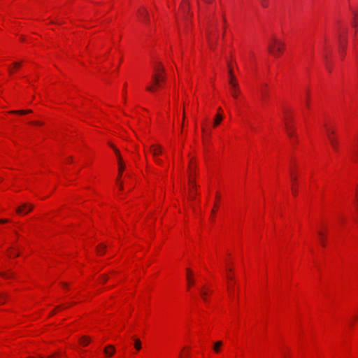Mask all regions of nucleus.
<instances>
[{
    "mask_svg": "<svg viewBox=\"0 0 358 358\" xmlns=\"http://www.w3.org/2000/svg\"><path fill=\"white\" fill-rule=\"evenodd\" d=\"M284 45L283 42L273 36L268 44V50L272 55L278 57L282 52Z\"/></svg>",
    "mask_w": 358,
    "mask_h": 358,
    "instance_id": "obj_1",
    "label": "nucleus"
},
{
    "mask_svg": "<svg viewBox=\"0 0 358 358\" xmlns=\"http://www.w3.org/2000/svg\"><path fill=\"white\" fill-rule=\"evenodd\" d=\"M335 132L334 131L327 130L328 139L330 142L333 149L336 151L338 149V142L337 139L334 136Z\"/></svg>",
    "mask_w": 358,
    "mask_h": 358,
    "instance_id": "obj_2",
    "label": "nucleus"
},
{
    "mask_svg": "<svg viewBox=\"0 0 358 358\" xmlns=\"http://www.w3.org/2000/svg\"><path fill=\"white\" fill-rule=\"evenodd\" d=\"M111 148H113L115 150V152L118 158V164H119V176L117 178V180H119L120 177L122 175V172L123 171L124 169V165L123 164L122 157L120 156V152L117 149H116L113 145H110Z\"/></svg>",
    "mask_w": 358,
    "mask_h": 358,
    "instance_id": "obj_3",
    "label": "nucleus"
},
{
    "mask_svg": "<svg viewBox=\"0 0 358 358\" xmlns=\"http://www.w3.org/2000/svg\"><path fill=\"white\" fill-rule=\"evenodd\" d=\"M228 66H229V84L230 85V86L232 88H237V83L238 82L236 80L235 76L234 75L232 68L231 67L229 64H228Z\"/></svg>",
    "mask_w": 358,
    "mask_h": 358,
    "instance_id": "obj_4",
    "label": "nucleus"
},
{
    "mask_svg": "<svg viewBox=\"0 0 358 358\" xmlns=\"http://www.w3.org/2000/svg\"><path fill=\"white\" fill-rule=\"evenodd\" d=\"M226 278L229 280V287L233 288L232 281L234 278V270L231 267H226Z\"/></svg>",
    "mask_w": 358,
    "mask_h": 358,
    "instance_id": "obj_5",
    "label": "nucleus"
},
{
    "mask_svg": "<svg viewBox=\"0 0 358 358\" xmlns=\"http://www.w3.org/2000/svg\"><path fill=\"white\" fill-rule=\"evenodd\" d=\"M34 206L31 204L23 203L19 208H17L16 211L17 213L27 214L32 210Z\"/></svg>",
    "mask_w": 358,
    "mask_h": 358,
    "instance_id": "obj_6",
    "label": "nucleus"
},
{
    "mask_svg": "<svg viewBox=\"0 0 358 358\" xmlns=\"http://www.w3.org/2000/svg\"><path fill=\"white\" fill-rule=\"evenodd\" d=\"M165 80V77L163 75V73H154L152 76V83L154 84H159L161 82H163Z\"/></svg>",
    "mask_w": 358,
    "mask_h": 358,
    "instance_id": "obj_7",
    "label": "nucleus"
},
{
    "mask_svg": "<svg viewBox=\"0 0 358 358\" xmlns=\"http://www.w3.org/2000/svg\"><path fill=\"white\" fill-rule=\"evenodd\" d=\"M189 169V171H190V173H189V184H190V185L192 186V188H196V185L195 183L194 179L193 178V169H194V166H193L192 160L190 161Z\"/></svg>",
    "mask_w": 358,
    "mask_h": 358,
    "instance_id": "obj_8",
    "label": "nucleus"
},
{
    "mask_svg": "<svg viewBox=\"0 0 358 358\" xmlns=\"http://www.w3.org/2000/svg\"><path fill=\"white\" fill-rule=\"evenodd\" d=\"M193 275V271L190 268H187V281L189 288L191 287L194 282Z\"/></svg>",
    "mask_w": 358,
    "mask_h": 358,
    "instance_id": "obj_9",
    "label": "nucleus"
},
{
    "mask_svg": "<svg viewBox=\"0 0 358 358\" xmlns=\"http://www.w3.org/2000/svg\"><path fill=\"white\" fill-rule=\"evenodd\" d=\"M150 152H152L154 157H157L162 153V147L160 145H152L150 147Z\"/></svg>",
    "mask_w": 358,
    "mask_h": 358,
    "instance_id": "obj_10",
    "label": "nucleus"
},
{
    "mask_svg": "<svg viewBox=\"0 0 358 358\" xmlns=\"http://www.w3.org/2000/svg\"><path fill=\"white\" fill-rule=\"evenodd\" d=\"M289 175H290V178H291V180H292V192L294 195L296 194V192H297V190L294 187V184L297 180V178L296 176L294 175V172L291 170L290 171V173H289Z\"/></svg>",
    "mask_w": 358,
    "mask_h": 358,
    "instance_id": "obj_11",
    "label": "nucleus"
},
{
    "mask_svg": "<svg viewBox=\"0 0 358 358\" xmlns=\"http://www.w3.org/2000/svg\"><path fill=\"white\" fill-rule=\"evenodd\" d=\"M115 352V349L113 345H109L106 347L104 349V353L108 356L111 357Z\"/></svg>",
    "mask_w": 358,
    "mask_h": 358,
    "instance_id": "obj_12",
    "label": "nucleus"
},
{
    "mask_svg": "<svg viewBox=\"0 0 358 358\" xmlns=\"http://www.w3.org/2000/svg\"><path fill=\"white\" fill-rule=\"evenodd\" d=\"M317 234L320 238V243L324 248L326 246V235L321 231H319Z\"/></svg>",
    "mask_w": 358,
    "mask_h": 358,
    "instance_id": "obj_13",
    "label": "nucleus"
},
{
    "mask_svg": "<svg viewBox=\"0 0 358 358\" xmlns=\"http://www.w3.org/2000/svg\"><path fill=\"white\" fill-rule=\"evenodd\" d=\"M286 129L287 131V134L289 137L295 136V134L294 131V127L288 124V122L285 123Z\"/></svg>",
    "mask_w": 358,
    "mask_h": 358,
    "instance_id": "obj_14",
    "label": "nucleus"
},
{
    "mask_svg": "<svg viewBox=\"0 0 358 358\" xmlns=\"http://www.w3.org/2000/svg\"><path fill=\"white\" fill-rule=\"evenodd\" d=\"M0 276L3 278L8 279L14 276V273L11 271H8L6 272H0Z\"/></svg>",
    "mask_w": 358,
    "mask_h": 358,
    "instance_id": "obj_15",
    "label": "nucleus"
},
{
    "mask_svg": "<svg viewBox=\"0 0 358 358\" xmlns=\"http://www.w3.org/2000/svg\"><path fill=\"white\" fill-rule=\"evenodd\" d=\"M231 94L234 98L236 99L240 93L238 83H237V88H232L231 87Z\"/></svg>",
    "mask_w": 358,
    "mask_h": 358,
    "instance_id": "obj_16",
    "label": "nucleus"
},
{
    "mask_svg": "<svg viewBox=\"0 0 358 358\" xmlns=\"http://www.w3.org/2000/svg\"><path fill=\"white\" fill-rule=\"evenodd\" d=\"M138 13L140 15L145 19L146 22H149L148 13L147 12L146 10L143 9L142 10H139Z\"/></svg>",
    "mask_w": 358,
    "mask_h": 358,
    "instance_id": "obj_17",
    "label": "nucleus"
},
{
    "mask_svg": "<svg viewBox=\"0 0 358 358\" xmlns=\"http://www.w3.org/2000/svg\"><path fill=\"white\" fill-rule=\"evenodd\" d=\"M338 39H339L341 48H345V45L346 43V38L345 36H343V35L341 34H340L338 35Z\"/></svg>",
    "mask_w": 358,
    "mask_h": 358,
    "instance_id": "obj_18",
    "label": "nucleus"
},
{
    "mask_svg": "<svg viewBox=\"0 0 358 358\" xmlns=\"http://www.w3.org/2000/svg\"><path fill=\"white\" fill-rule=\"evenodd\" d=\"M222 345V342L221 341H217L215 343L213 346V350L215 352L218 353L220 351V348Z\"/></svg>",
    "mask_w": 358,
    "mask_h": 358,
    "instance_id": "obj_19",
    "label": "nucleus"
},
{
    "mask_svg": "<svg viewBox=\"0 0 358 358\" xmlns=\"http://www.w3.org/2000/svg\"><path fill=\"white\" fill-rule=\"evenodd\" d=\"M32 111L31 110H12L10 113L13 114H20V115H24L27 113H30Z\"/></svg>",
    "mask_w": 358,
    "mask_h": 358,
    "instance_id": "obj_20",
    "label": "nucleus"
},
{
    "mask_svg": "<svg viewBox=\"0 0 358 358\" xmlns=\"http://www.w3.org/2000/svg\"><path fill=\"white\" fill-rule=\"evenodd\" d=\"M106 248V245L105 244H100L97 246V252L99 255H102L104 253L105 250Z\"/></svg>",
    "mask_w": 358,
    "mask_h": 358,
    "instance_id": "obj_21",
    "label": "nucleus"
},
{
    "mask_svg": "<svg viewBox=\"0 0 358 358\" xmlns=\"http://www.w3.org/2000/svg\"><path fill=\"white\" fill-rule=\"evenodd\" d=\"M164 72V68L161 66L160 64H158L155 66L154 68V73H162Z\"/></svg>",
    "mask_w": 358,
    "mask_h": 358,
    "instance_id": "obj_22",
    "label": "nucleus"
},
{
    "mask_svg": "<svg viewBox=\"0 0 358 358\" xmlns=\"http://www.w3.org/2000/svg\"><path fill=\"white\" fill-rule=\"evenodd\" d=\"M222 120V115L221 114H217L215 116V122H214V126L216 127L218 124H220V123L221 122Z\"/></svg>",
    "mask_w": 358,
    "mask_h": 358,
    "instance_id": "obj_23",
    "label": "nucleus"
},
{
    "mask_svg": "<svg viewBox=\"0 0 358 358\" xmlns=\"http://www.w3.org/2000/svg\"><path fill=\"white\" fill-rule=\"evenodd\" d=\"M160 86V83L159 84L153 83V85L148 86L146 89L150 92H154L157 87H159Z\"/></svg>",
    "mask_w": 358,
    "mask_h": 358,
    "instance_id": "obj_24",
    "label": "nucleus"
},
{
    "mask_svg": "<svg viewBox=\"0 0 358 358\" xmlns=\"http://www.w3.org/2000/svg\"><path fill=\"white\" fill-rule=\"evenodd\" d=\"M90 338L86 336H83L80 339V343L84 345H87L88 343H90Z\"/></svg>",
    "mask_w": 358,
    "mask_h": 358,
    "instance_id": "obj_25",
    "label": "nucleus"
},
{
    "mask_svg": "<svg viewBox=\"0 0 358 358\" xmlns=\"http://www.w3.org/2000/svg\"><path fill=\"white\" fill-rule=\"evenodd\" d=\"M135 348L137 350H140L141 348V341L139 339H136L135 340Z\"/></svg>",
    "mask_w": 358,
    "mask_h": 358,
    "instance_id": "obj_26",
    "label": "nucleus"
},
{
    "mask_svg": "<svg viewBox=\"0 0 358 358\" xmlns=\"http://www.w3.org/2000/svg\"><path fill=\"white\" fill-rule=\"evenodd\" d=\"M260 4L262 7L266 8L268 6V0H259Z\"/></svg>",
    "mask_w": 358,
    "mask_h": 358,
    "instance_id": "obj_27",
    "label": "nucleus"
},
{
    "mask_svg": "<svg viewBox=\"0 0 358 358\" xmlns=\"http://www.w3.org/2000/svg\"><path fill=\"white\" fill-rule=\"evenodd\" d=\"M188 6H189V2L187 1V0H184L183 4H182V9L184 10V11H185L186 9L187 10L188 9Z\"/></svg>",
    "mask_w": 358,
    "mask_h": 358,
    "instance_id": "obj_28",
    "label": "nucleus"
},
{
    "mask_svg": "<svg viewBox=\"0 0 358 358\" xmlns=\"http://www.w3.org/2000/svg\"><path fill=\"white\" fill-rule=\"evenodd\" d=\"M208 42H209V45H210V48H211L212 49H214V44L212 43V41H211V40H210V32H209V33H208Z\"/></svg>",
    "mask_w": 358,
    "mask_h": 358,
    "instance_id": "obj_29",
    "label": "nucleus"
},
{
    "mask_svg": "<svg viewBox=\"0 0 358 358\" xmlns=\"http://www.w3.org/2000/svg\"><path fill=\"white\" fill-rule=\"evenodd\" d=\"M21 66V63L18 62H15L13 63V66L15 68H19Z\"/></svg>",
    "mask_w": 358,
    "mask_h": 358,
    "instance_id": "obj_30",
    "label": "nucleus"
},
{
    "mask_svg": "<svg viewBox=\"0 0 358 358\" xmlns=\"http://www.w3.org/2000/svg\"><path fill=\"white\" fill-rule=\"evenodd\" d=\"M154 158H155V161L157 164H162V162L160 159L157 158V157H154Z\"/></svg>",
    "mask_w": 358,
    "mask_h": 358,
    "instance_id": "obj_31",
    "label": "nucleus"
},
{
    "mask_svg": "<svg viewBox=\"0 0 358 358\" xmlns=\"http://www.w3.org/2000/svg\"><path fill=\"white\" fill-rule=\"evenodd\" d=\"M32 124H34L35 125H42L43 124L42 122H38V121L32 122Z\"/></svg>",
    "mask_w": 358,
    "mask_h": 358,
    "instance_id": "obj_32",
    "label": "nucleus"
},
{
    "mask_svg": "<svg viewBox=\"0 0 358 358\" xmlns=\"http://www.w3.org/2000/svg\"><path fill=\"white\" fill-rule=\"evenodd\" d=\"M8 220H6V219H1L0 220V224H3V223H6L8 222Z\"/></svg>",
    "mask_w": 358,
    "mask_h": 358,
    "instance_id": "obj_33",
    "label": "nucleus"
},
{
    "mask_svg": "<svg viewBox=\"0 0 358 358\" xmlns=\"http://www.w3.org/2000/svg\"><path fill=\"white\" fill-rule=\"evenodd\" d=\"M206 294L207 292H203L202 295H201V297L203 300H206Z\"/></svg>",
    "mask_w": 358,
    "mask_h": 358,
    "instance_id": "obj_34",
    "label": "nucleus"
},
{
    "mask_svg": "<svg viewBox=\"0 0 358 358\" xmlns=\"http://www.w3.org/2000/svg\"><path fill=\"white\" fill-rule=\"evenodd\" d=\"M185 118V111L183 110V115H182V126H183V122H184Z\"/></svg>",
    "mask_w": 358,
    "mask_h": 358,
    "instance_id": "obj_35",
    "label": "nucleus"
},
{
    "mask_svg": "<svg viewBox=\"0 0 358 358\" xmlns=\"http://www.w3.org/2000/svg\"><path fill=\"white\" fill-rule=\"evenodd\" d=\"M203 1H205L206 3H210L212 2L213 0H203Z\"/></svg>",
    "mask_w": 358,
    "mask_h": 358,
    "instance_id": "obj_36",
    "label": "nucleus"
},
{
    "mask_svg": "<svg viewBox=\"0 0 358 358\" xmlns=\"http://www.w3.org/2000/svg\"><path fill=\"white\" fill-rule=\"evenodd\" d=\"M355 20H356V19H355ZM357 21H354V22H352L353 26H354V27H356V26H357Z\"/></svg>",
    "mask_w": 358,
    "mask_h": 358,
    "instance_id": "obj_37",
    "label": "nucleus"
},
{
    "mask_svg": "<svg viewBox=\"0 0 358 358\" xmlns=\"http://www.w3.org/2000/svg\"><path fill=\"white\" fill-rule=\"evenodd\" d=\"M353 14H354V16H355V19H357V15H358L357 13V12H354Z\"/></svg>",
    "mask_w": 358,
    "mask_h": 358,
    "instance_id": "obj_38",
    "label": "nucleus"
},
{
    "mask_svg": "<svg viewBox=\"0 0 358 358\" xmlns=\"http://www.w3.org/2000/svg\"><path fill=\"white\" fill-rule=\"evenodd\" d=\"M262 95L264 97L266 96V92L264 90H262Z\"/></svg>",
    "mask_w": 358,
    "mask_h": 358,
    "instance_id": "obj_39",
    "label": "nucleus"
},
{
    "mask_svg": "<svg viewBox=\"0 0 358 358\" xmlns=\"http://www.w3.org/2000/svg\"><path fill=\"white\" fill-rule=\"evenodd\" d=\"M122 188H123V187H122V183H120V189H122Z\"/></svg>",
    "mask_w": 358,
    "mask_h": 358,
    "instance_id": "obj_40",
    "label": "nucleus"
},
{
    "mask_svg": "<svg viewBox=\"0 0 358 358\" xmlns=\"http://www.w3.org/2000/svg\"><path fill=\"white\" fill-rule=\"evenodd\" d=\"M103 280H104V281H106V279H107V277H106V276H105V275H103Z\"/></svg>",
    "mask_w": 358,
    "mask_h": 358,
    "instance_id": "obj_41",
    "label": "nucleus"
},
{
    "mask_svg": "<svg viewBox=\"0 0 358 358\" xmlns=\"http://www.w3.org/2000/svg\"><path fill=\"white\" fill-rule=\"evenodd\" d=\"M20 255V253H15V257H18Z\"/></svg>",
    "mask_w": 358,
    "mask_h": 358,
    "instance_id": "obj_42",
    "label": "nucleus"
},
{
    "mask_svg": "<svg viewBox=\"0 0 358 358\" xmlns=\"http://www.w3.org/2000/svg\"><path fill=\"white\" fill-rule=\"evenodd\" d=\"M8 70H9V73H10V74H12V73H13V71H12L10 69H9Z\"/></svg>",
    "mask_w": 358,
    "mask_h": 358,
    "instance_id": "obj_43",
    "label": "nucleus"
},
{
    "mask_svg": "<svg viewBox=\"0 0 358 358\" xmlns=\"http://www.w3.org/2000/svg\"><path fill=\"white\" fill-rule=\"evenodd\" d=\"M223 21H224V22H226V18L224 16H223Z\"/></svg>",
    "mask_w": 358,
    "mask_h": 358,
    "instance_id": "obj_44",
    "label": "nucleus"
},
{
    "mask_svg": "<svg viewBox=\"0 0 358 358\" xmlns=\"http://www.w3.org/2000/svg\"><path fill=\"white\" fill-rule=\"evenodd\" d=\"M63 287H66V283H63Z\"/></svg>",
    "mask_w": 358,
    "mask_h": 358,
    "instance_id": "obj_45",
    "label": "nucleus"
},
{
    "mask_svg": "<svg viewBox=\"0 0 358 358\" xmlns=\"http://www.w3.org/2000/svg\"><path fill=\"white\" fill-rule=\"evenodd\" d=\"M356 156L358 158V151L355 153Z\"/></svg>",
    "mask_w": 358,
    "mask_h": 358,
    "instance_id": "obj_46",
    "label": "nucleus"
},
{
    "mask_svg": "<svg viewBox=\"0 0 358 358\" xmlns=\"http://www.w3.org/2000/svg\"><path fill=\"white\" fill-rule=\"evenodd\" d=\"M55 355H60V353H59V352H57Z\"/></svg>",
    "mask_w": 358,
    "mask_h": 358,
    "instance_id": "obj_47",
    "label": "nucleus"
},
{
    "mask_svg": "<svg viewBox=\"0 0 358 358\" xmlns=\"http://www.w3.org/2000/svg\"><path fill=\"white\" fill-rule=\"evenodd\" d=\"M48 358H53V356H50L48 357Z\"/></svg>",
    "mask_w": 358,
    "mask_h": 358,
    "instance_id": "obj_48",
    "label": "nucleus"
},
{
    "mask_svg": "<svg viewBox=\"0 0 358 358\" xmlns=\"http://www.w3.org/2000/svg\"><path fill=\"white\" fill-rule=\"evenodd\" d=\"M29 358H34V357H29Z\"/></svg>",
    "mask_w": 358,
    "mask_h": 358,
    "instance_id": "obj_49",
    "label": "nucleus"
}]
</instances>
